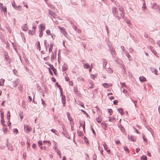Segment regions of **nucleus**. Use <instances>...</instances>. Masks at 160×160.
<instances>
[{
    "mask_svg": "<svg viewBox=\"0 0 160 160\" xmlns=\"http://www.w3.org/2000/svg\"><path fill=\"white\" fill-rule=\"evenodd\" d=\"M114 16L118 19H119L121 17H122L124 16V13H122V12H120L119 11H118V12Z\"/></svg>",
    "mask_w": 160,
    "mask_h": 160,
    "instance_id": "f257e3e1",
    "label": "nucleus"
},
{
    "mask_svg": "<svg viewBox=\"0 0 160 160\" xmlns=\"http://www.w3.org/2000/svg\"><path fill=\"white\" fill-rule=\"evenodd\" d=\"M62 128L63 130L62 133L63 135L67 138H69V137H68V135L67 134V132L66 131V129L63 125L62 127Z\"/></svg>",
    "mask_w": 160,
    "mask_h": 160,
    "instance_id": "f03ea898",
    "label": "nucleus"
},
{
    "mask_svg": "<svg viewBox=\"0 0 160 160\" xmlns=\"http://www.w3.org/2000/svg\"><path fill=\"white\" fill-rule=\"evenodd\" d=\"M12 5L13 7L16 10H21L22 7L21 6H17L16 5V4L14 2H12Z\"/></svg>",
    "mask_w": 160,
    "mask_h": 160,
    "instance_id": "7ed1b4c3",
    "label": "nucleus"
},
{
    "mask_svg": "<svg viewBox=\"0 0 160 160\" xmlns=\"http://www.w3.org/2000/svg\"><path fill=\"white\" fill-rule=\"evenodd\" d=\"M58 27L59 29L61 32L63 33L64 35L65 36H66V35H67V33L64 28L63 27L62 28L59 26H58Z\"/></svg>",
    "mask_w": 160,
    "mask_h": 160,
    "instance_id": "20e7f679",
    "label": "nucleus"
},
{
    "mask_svg": "<svg viewBox=\"0 0 160 160\" xmlns=\"http://www.w3.org/2000/svg\"><path fill=\"white\" fill-rule=\"evenodd\" d=\"M24 129L25 132L28 133L30 131L32 128L28 125H24Z\"/></svg>",
    "mask_w": 160,
    "mask_h": 160,
    "instance_id": "39448f33",
    "label": "nucleus"
},
{
    "mask_svg": "<svg viewBox=\"0 0 160 160\" xmlns=\"http://www.w3.org/2000/svg\"><path fill=\"white\" fill-rule=\"evenodd\" d=\"M110 51L111 52V54L114 57V56L116 55V52H115L114 48L112 47H111L110 48Z\"/></svg>",
    "mask_w": 160,
    "mask_h": 160,
    "instance_id": "423d86ee",
    "label": "nucleus"
},
{
    "mask_svg": "<svg viewBox=\"0 0 160 160\" xmlns=\"http://www.w3.org/2000/svg\"><path fill=\"white\" fill-rule=\"evenodd\" d=\"M61 96L62 97V102L63 104V106H65V101H66L65 96L64 95H63L62 94V95H61Z\"/></svg>",
    "mask_w": 160,
    "mask_h": 160,
    "instance_id": "0eeeda50",
    "label": "nucleus"
},
{
    "mask_svg": "<svg viewBox=\"0 0 160 160\" xmlns=\"http://www.w3.org/2000/svg\"><path fill=\"white\" fill-rule=\"evenodd\" d=\"M49 14L51 16L53 17L54 18H56L57 15L53 11L49 10Z\"/></svg>",
    "mask_w": 160,
    "mask_h": 160,
    "instance_id": "6e6552de",
    "label": "nucleus"
},
{
    "mask_svg": "<svg viewBox=\"0 0 160 160\" xmlns=\"http://www.w3.org/2000/svg\"><path fill=\"white\" fill-rule=\"evenodd\" d=\"M112 13L113 15H114L116 13L118 12V11H117V9L115 7H112Z\"/></svg>",
    "mask_w": 160,
    "mask_h": 160,
    "instance_id": "1a4fd4ad",
    "label": "nucleus"
},
{
    "mask_svg": "<svg viewBox=\"0 0 160 160\" xmlns=\"http://www.w3.org/2000/svg\"><path fill=\"white\" fill-rule=\"evenodd\" d=\"M128 139H131V141L133 142H135L136 140V138L134 136H132L128 135Z\"/></svg>",
    "mask_w": 160,
    "mask_h": 160,
    "instance_id": "9d476101",
    "label": "nucleus"
},
{
    "mask_svg": "<svg viewBox=\"0 0 160 160\" xmlns=\"http://www.w3.org/2000/svg\"><path fill=\"white\" fill-rule=\"evenodd\" d=\"M102 61L103 62V68H105L106 66L107 63V61L104 59H102Z\"/></svg>",
    "mask_w": 160,
    "mask_h": 160,
    "instance_id": "9b49d317",
    "label": "nucleus"
},
{
    "mask_svg": "<svg viewBox=\"0 0 160 160\" xmlns=\"http://www.w3.org/2000/svg\"><path fill=\"white\" fill-rule=\"evenodd\" d=\"M62 69L63 71H66L68 69L67 65L65 63H64L62 67Z\"/></svg>",
    "mask_w": 160,
    "mask_h": 160,
    "instance_id": "f8f14e48",
    "label": "nucleus"
},
{
    "mask_svg": "<svg viewBox=\"0 0 160 160\" xmlns=\"http://www.w3.org/2000/svg\"><path fill=\"white\" fill-rule=\"evenodd\" d=\"M140 81L142 82H144L146 81V78L143 76L140 77L139 78Z\"/></svg>",
    "mask_w": 160,
    "mask_h": 160,
    "instance_id": "ddd939ff",
    "label": "nucleus"
},
{
    "mask_svg": "<svg viewBox=\"0 0 160 160\" xmlns=\"http://www.w3.org/2000/svg\"><path fill=\"white\" fill-rule=\"evenodd\" d=\"M119 127L120 128L122 132L123 133L125 134V131L124 128L122 127V125L121 124L119 126Z\"/></svg>",
    "mask_w": 160,
    "mask_h": 160,
    "instance_id": "4468645a",
    "label": "nucleus"
},
{
    "mask_svg": "<svg viewBox=\"0 0 160 160\" xmlns=\"http://www.w3.org/2000/svg\"><path fill=\"white\" fill-rule=\"evenodd\" d=\"M22 29L24 31H26L27 29V25L26 24H24L22 27Z\"/></svg>",
    "mask_w": 160,
    "mask_h": 160,
    "instance_id": "2eb2a0df",
    "label": "nucleus"
},
{
    "mask_svg": "<svg viewBox=\"0 0 160 160\" xmlns=\"http://www.w3.org/2000/svg\"><path fill=\"white\" fill-rule=\"evenodd\" d=\"M18 83V81H15L13 82L12 86L13 87H16L17 86Z\"/></svg>",
    "mask_w": 160,
    "mask_h": 160,
    "instance_id": "dca6fc26",
    "label": "nucleus"
},
{
    "mask_svg": "<svg viewBox=\"0 0 160 160\" xmlns=\"http://www.w3.org/2000/svg\"><path fill=\"white\" fill-rule=\"evenodd\" d=\"M45 28V26L44 25H42V24H40V30H42V31H43L44 30V29Z\"/></svg>",
    "mask_w": 160,
    "mask_h": 160,
    "instance_id": "f3484780",
    "label": "nucleus"
},
{
    "mask_svg": "<svg viewBox=\"0 0 160 160\" xmlns=\"http://www.w3.org/2000/svg\"><path fill=\"white\" fill-rule=\"evenodd\" d=\"M7 147L9 150H10L11 151L13 150V148L12 146L10 144H8Z\"/></svg>",
    "mask_w": 160,
    "mask_h": 160,
    "instance_id": "a211bd4d",
    "label": "nucleus"
},
{
    "mask_svg": "<svg viewBox=\"0 0 160 160\" xmlns=\"http://www.w3.org/2000/svg\"><path fill=\"white\" fill-rule=\"evenodd\" d=\"M4 55L5 57V58L6 60L9 58V57L8 55V53L6 52H4Z\"/></svg>",
    "mask_w": 160,
    "mask_h": 160,
    "instance_id": "6ab92c4d",
    "label": "nucleus"
},
{
    "mask_svg": "<svg viewBox=\"0 0 160 160\" xmlns=\"http://www.w3.org/2000/svg\"><path fill=\"white\" fill-rule=\"evenodd\" d=\"M151 71L154 73V74H155L156 75H158V74L157 73V70L155 68H153L151 69Z\"/></svg>",
    "mask_w": 160,
    "mask_h": 160,
    "instance_id": "aec40b11",
    "label": "nucleus"
},
{
    "mask_svg": "<svg viewBox=\"0 0 160 160\" xmlns=\"http://www.w3.org/2000/svg\"><path fill=\"white\" fill-rule=\"evenodd\" d=\"M96 120L99 123H100L102 121V118L100 117L97 118Z\"/></svg>",
    "mask_w": 160,
    "mask_h": 160,
    "instance_id": "412c9836",
    "label": "nucleus"
},
{
    "mask_svg": "<svg viewBox=\"0 0 160 160\" xmlns=\"http://www.w3.org/2000/svg\"><path fill=\"white\" fill-rule=\"evenodd\" d=\"M118 9L119 10V12H122V13H124V12L123 10V8H122V6L120 7V6H119L118 8Z\"/></svg>",
    "mask_w": 160,
    "mask_h": 160,
    "instance_id": "4be33fe9",
    "label": "nucleus"
},
{
    "mask_svg": "<svg viewBox=\"0 0 160 160\" xmlns=\"http://www.w3.org/2000/svg\"><path fill=\"white\" fill-rule=\"evenodd\" d=\"M102 86L105 88H108L110 86L108 85L107 83H104L102 84Z\"/></svg>",
    "mask_w": 160,
    "mask_h": 160,
    "instance_id": "5701e85b",
    "label": "nucleus"
},
{
    "mask_svg": "<svg viewBox=\"0 0 160 160\" xmlns=\"http://www.w3.org/2000/svg\"><path fill=\"white\" fill-rule=\"evenodd\" d=\"M102 145L104 147V149L106 150H107V149H108V147L105 142H103Z\"/></svg>",
    "mask_w": 160,
    "mask_h": 160,
    "instance_id": "b1692460",
    "label": "nucleus"
},
{
    "mask_svg": "<svg viewBox=\"0 0 160 160\" xmlns=\"http://www.w3.org/2000/svg\"><path fill=\"white\" fill-rule=\"evenodd\" d=\"M77 132L78 135L79 136L81 137L83 135V132L81 131H80L78 130Z\"/></svg>",
    "mask_w": 160,
    "mask_h": 160,
    "instance_id": "393cba45",
    "label": "nucleus"
},
{
    "mask_svg": "<svg viewBox=\"0 0 160 160\" xmlns=\"http://www.w3.org/2000/svg\"><path fill=\"white\" fill-rule=\"evenodd\" d=\"M3 131L4 133L6 132L7 131V125H3Z\"/></svg>",
    "mask_w": 160,
    "mask_h": 160,
    "instance_id": "a878e982",
    "label": "nucleus"
},
{
    "mask_svg": "<svg viewBox=\"0 0 160 160\" xmlns=\"http://www.w3.org/2000/svg\"><path fill=\"white\" fill-rule=\"evenodd\" d=\"M105 68L106 69H107V71L109 73H111L112 72V70L111 68L109 67L107 69L106 68Z\"/></svg>",
    "mask_w": 160,
    "mask_h": 160,
    "instance_id": "bb28decb",
    "label": "nucleus"
},
{
    "mask_svg": "<svg viewBox=\"0 0 160 160\" xmlns=\"http://www.w3.org/2000/svg\"><path fill=\"white\" fill-rule=\"evenodd\" d=\"M37 43L38 44L37 46V48L38 49L39 51H40L41 50V47L40 42L39 41H38Z\"/></svg>",
    "mask_w": 160,
    "mask_h": 160,
    "instance_id": "cd10ccee",
    "label": "nucleus"
},
{
    "mask_svg": "<svg viewBox=\"0 0 160 160\" xmlns=\"http://www.w3.org/2000/svg\"><path fill=\"white\" fill-rule=\"evenodd\" d=\"M118 111L121 113V115H123L124 112H123V110L121 108H118Z\"/></svg>",
    "mask_w": 160,
    "mask_h": 160,
    "instance_id": "c85d7f7f",
    "label": "nucleus"
},
{
    "mask_svg": "<svg viewBox=\"0 0 160 160\" xmlns=\"http://www.w3.org/2000/svg\"><path fill=\"white\" fill-rule=\"evenodd\" d=\"M10 113L9 111H8L7 114V118L8 120H10Z\"/></svg>",
    "mask_w": 160,
    "mask_h": 160,
    "instance_id": "c756f323",
    "label": "nucleus"
},
{
    "mask_svg": "<svg viewBox=\"0 0 160 160\" xmlns=\"http://www.w3.org/2000/svg\"><path fill=\"white\" fill-rule=\"evenodd\" d=\"M101 126H102V127L104 129H106V128L107 127V126H106V124L104 123V122H102V123H101Z\"/></svg>",
    "mask_w": 160,
    "mask_h": 160,
    "instance_id": "7c9ffc66",
    "label": "nucleus"
},
{
    "mask_svg": "<svg viewBox=\"0 0 160 160\" xmlns=\"http://www.w3.org/2000/svg\"><path fill=\"white\" fill-rule=\"evenodd\" d=\"M22 113H23V112L22 111H20L19 112V116L20 117V118L21 119V120L22 119V118H23Z\"/></svg>",
    "mask_w": 160,
    "mask_h": 160,
    "instance_id": "2f4dec72",
    "label": "nucleus"
},
{
    "mask_svg": "<svg viewBox=\"0 0 160 160\" xmlns=\"http://www.w3.org/2000/svg\"><path fill=\"white\" fill-rule=\"evenodd\" d=\"M67 115L68 117V118L69 120L70 121L71 123H72V122H71V121H72V118L70 117V115L69 113H68V112H67Z\"/></svg>",
    "mask_w": 160,
    "mask_h": 160,
    "instance_id": "473e14b6",
    "label": "nucleus"
},
{
    "mask_svg": "<svg viewBox=\"0 0 160 160\" xmlns=\"http://www.w3.org/2000/svg\"><path fill=\"white\" fill-rule=\"evenodd\" d=\"M55 151L56 152H57L58 154L59 155L60 157L61 158V153H60V151L59 150L58 148H56V149H55Z\"/></svg>",
    "mask_w": 160,
    "mask_h": 160,
    "instance_id": "72a5a7b5",
    "label": "nucleus"
},
{
    "mask_svg": "<svg viewBox=\"0 0 160 160\" xmlns=\"http://www.w3.org/2000/svg\"><path fill=\"white\" fill-rule=\"evenodd\" d=\"M50 68V69H51L52 70H54L55 69L54 67H53V65H51L50 63H49L48 65Z\"/></svg>",
    "mask_w": 160,
    "mask_h": 160,
    "instance_id": "f704fd0d",
    "label": "nucleus"
},
{
    "mask_svg": "<svg viewBox=\"0 0 160 160\" xmlns=\"http://www.w3.org/2000/svg\"><path fill=\"white\" fill-rule=\"evenodd\" d=\"M84 68L86 69L89 68H90V66L88 63H86L84 64Z\"/></svg>",
    "mask_w": 160,
    "mask_h": 160,
    "instance_id": "c9c22d12",
    "label": "nucleus"
},
{
    "mask_svg": "<svg viewBox=\"0 0 160 160\" xmlns=\"http://www.w3.org/2000/svg\"><path fill=\"white\" fill-rule=\"evenodd\" d=\"M4 82V80L2 79H1L0 80V86H3Z\"/></svg>",
    "mask_w": 160,
    "mask_h": 160,
    "instance_id": "e433bc0d",
    "label": "nucleus"
},
{
    "mask_svg": "<svg viewBox=\"0 0 160 160\" xmlns=\"http://www.w3.org/2000/svg\"><path fill=\"white\" fill-rule=\"evenodd\" d=\"M144 2L143 3V6H142V9L144 10H145L146 9V4L145 3V1L144 0H142Z\"/></svg>",
    "mask_w": 160,
    "mask_h": 160,
    "instance_id": "4c0bfd02",
    "label": "nucleus"
},
{
    "mask_svg": "<svg viewBox=\"0 0 160 160\" xmlns=\"http://www.w3.org/2000/svg\"><path fill=\"white\" fill-rule=\"evenodd\" d=\"M52 48H53V44H51L50 45V47L49 48V53H50L51 52H52Z\"/></svg>",
    "mask_w": 160,
    "mask_h": 160,
    "instance_id": "58836bf2",
    "label": "nucleus"
},
{
    "mask_svg": "<svg viewBox=\"0 0 160 160\" xmlns=\"http://www.w3.org/2000/svg\"><path fill=\"white\" fill-rule=\"evenodd\" d=\"M147 157L146 156H142L141 157V160H147Z\"/></svg>",
    "mask_w": 160,
    "mask_h": 160,
    "instance_id": "ea45409f",
    "label": "nucleus"
},
{
    "mask_svg": "<svg viewBox=\"0 0 160 160\" xmlns=\"http://www.w3.org/2000/svg\"><path fill=\"white\" fill-rule=\"evenodd\" d=\"M58 87L59 88V89L60 90L61 94L62 95V88L61 86L59 85H58Z\"/></svg>",
    "mask_w": 160,
    "mask_h": 160,
    "instance_id": "a19ab883",
    "label": "nucleus"
},
{
    "mask_svg": "<svg viewBox=\"0 0 160 160\" xmlns=\"http://www.w3.org/2000/svg\"><path fill=\"white\" fill-rule=\"evenodd\" d=\"M121 84L122 87H125L126 88H127V86L125 84L124 82H121Z\"/></svg>",
    "mask_w": 160,
    "mask_h": 160,
    "instance_id": "79ce46f5",
    "label": "nucleus"
},
{
    "mask_svg": "<svg viewBox=\"0 0 160 160\" xmlns=\"http://www.w3.org/2000/svg\"><path fill=\"white\" fill-rule=\"evenodd\" d=\"M108 110L109 113L110 115H111L113 112L112 110L111 109H108Z\"/></svg>",
    "mask_w": 160,
    "mask_h": 160,
    "instance_id": "37998d69",
    "label": "nucleus"
},
{
    "mask_svg": "<svg viewBox=\"0 0 160 160\" xmlns=\"http://www.w3.org/2000/svg\"><path fill=\"white\" fill-rule=\"evenodd\" d=\"M51 131L54 133L56 135H57V133H58V132H57V131L55 129H52L51 130Z\"/></svg>",
    "mask_w": 160,
    "mask_h": 160,
    "instance_id": "c03bdc74",
    "label": "nucleus"
},
{
    "mask_svg": "<svg viewBox=\"0 0 160 160\" xmlns=\"http://www.w3.org/2000/svg\"><path fill=\"white\" fill-rule=\"evenodd\" d=\"M142 138H143L144 141L146 142V143H147V139L146 138L145 136L144 135H143Z\"/></svg>",
    "mask_w": 160,
    "mask_h": 160,
    "instance_id": "a18cd8bd",
    "label": "nucleus"
},
{
    "mask_svg": "<svg viewBox=\"0 0 160 160\" xmlns=\"http://www.w3.org/2000/svg\"><path fill=\"white\" fill-rule=\"evenodd\" d=\"M109 120L110 122H114L115 121V119L114 118H109Z\"/></svg>",
    "mask_w": 160,
    "mask_h": 160,
    "instance_id": "49530a36",
    "label": "nucleus"
},
{
    "mask_svg": "<svg viewBox=\"0 0 160 160\" xmlns=\"http://www.w3.org/2000/svg\"><path fill=\"white\" fill-rule=\"evenodd\" d=\"M42 31H42V30H41L40 31V33L39 36L40 37V38L42 37L43 35V33Z\"/></svg>",
    "mask_w": 160,
    "mask_h": 160,
    "instance_id": "de8ad7c7",
    "label": "nucleus"
},
{
    "mask_svg": "<svg viewBox=\"0 0 160 160\" xmlns=\"http://www.w3.org/2000/svg\"><path fill=\"white\" fill-rule=\"evenodd\" d=\"M78 81H84V79L82 77H79L78 78Z\"/></svg>",
    "mask_w": 160,
    "mask_h": 160,
    "instance_id": "09e8293b",
    "label": "nucleus"
},
{
    "mask_svg": "<svg viewBox=\"0 0 160 160\" xmlns=\"http://www.w3.org/2000/svg\"><path fill=\"white\" fill-rule=\"evenodd\" d=\"M35 31H29V33L31 34L32 35H33L35 33Z\"/></svg>",
    "mask_w": 160,
    "mask_h": 160,
    "instance_id": "8fccbe9b",
    "label": "nucleus"
},
{
    "mask_svg": "<svg viewBox=\"0 0 160 160\" xmlns=\"http://www.w3.org/2000/svg\"><path fill=\"white\" fill-rule=\"evenodd\" d=\"M46 42H47V41L46 40H44V46L45 47V50H46V51H47V46H46Z\"/></svg>",
    "mask_w": 160,
    "mask_h": 160,
    "instance_id": "3c124183",
    "label": "nucleus"
},
{
    "mask_svg": "<svg viewBox=\"0 0 160 160\" xmlns=\"http://www.w3.org/2000/svg\"><path fill=\"white\" fill-rule=\"evenodd\" d=\"M41 101H42V104L43 105L44 107L46 106V104L45 102L42 99H41Z\"/></svg>",
    "mask_w": 160,
    "mask_h": 160,
    "instance_id": "603ef678",
    "label": "nucleus"
},
{
    "mask_svg": "<svg viewBox=\"0 0 160 160\" xmlns=\"http://www.w3.org/2000/svg\"><path fill=\"white\" fill-rule=\"evenodd\" d=\"M46 33L48 35H51L50 31L49 29L47 30Z\"/></svg>",
    "mask_w": 160,
    "mask_h": 160,
    "instance_id": "864d4df0",
    "label": "nucleus"
},
{
    "mask_svg": "<svg viewBox=\"0 0 160 160\" xmlns=\"http://www.w3.org/2000/svg\"><path fill=\"white\" fill-rule=\"evenodd\" d=\"M124 148L125 151L126 152H129V150L127 147H124Z\"/></svg>",
    "mask_w": 160,
    "mask_h": 160,
    "instance_id": "5fc2aeb1",
    "label": "nucleus"
},
{
    "mask_svg": "<svg viewBox=\"0 0 160 160\" xmlns=\"http://www.w3.org/2000/svg\"><path fill=\"white\" fill-rule=\"evenodd\" d=\"M13 131L14 132H16V133L17 134L18 132V130L16 128H14L13 130Z\"/></svg>",
    "mask_w": 160,
    "mask_h": 160,
    "instance_id": "6e6d98bb",
    "label": "nucleus"
},
{
    "mask_svg": "<svg viewBox=\"0 0 160 160\" xmlns=\"http://www.w3.org/2000/svg\"><path fill=\"white\" fill-rule=\"evenodd\" d=\"M126 22L128 24H131V23L130 22V21L128 19L126 20Z\"/></svg>",
    "mask_w": 160,
    "mask_h": 160,
    "instance_id": "4d7b16f0",
    "label": "nucleus"
},
{
    "mask_svg": "<svg viewBox=\"0 0 160 160\" xmlns=\"http://www.w3.org/2000/svg\"><path fill=\"white\" fill-rule=\"evenodd\" d=\"M1 123L2 124L3 126V125H4V119L3 118V119H1Z\"/></svg>",
    "mask_w": 160,
    "mask_h": 160,
    "instance_id": "13d9d810",
    "label": "nucleus"
},
{
    "mask_svg": "<svg viewBox=\"0 0 160 160\" xmlns=\"http://www.w3.org/2000/svg\"><path fill=\"white\" fill-rule=\"evenodd\" d=\"M18 88L20 91L22 90V87L21 85H19L18 86Z\"/></svg>",
    "mask_w": 160,
    "mask_h": 160,
    "instance_id": "bf43d9fd",
    "label": "nucleus"
},
{
    "mask_svg": "<svg viewBox=\"0 0 160 160\" xmlns=\"http://www.w3.org/2000/svg\"><path fill=\"white\" fill-rule=\"evenodd\" d=\"M7 62H8V63L9 64L11 63V60L9 58L8 59H7L6 60Z\"/></svg>",
    "mask_w": 160,
    "mask_h": 160,
    "instance_id": "052dcab7",
    "label": "nucleus"
},
{
    "mask_svg": "<svg viewBox=\"0 0 160 160\" xmlns=\"http://www.w3.org/2000/svg\"><path fill=\"white\" fill-rule=\"evenodd\" d=\"M38 144L39 145V147L41 146L42 145V142L41 141H39L38 142Z\"/></svg>",
    "mask_w": 160,
    "mask_h": 160,
    "instance_id": "680f3d73",
    "label": "nucleus"
},
{
    "mask_svg": "<svg viewBox=\"0 0 160 160\" xmlns=\"http://www.w3.org/2000/svg\"><path fill=\"white\" fill-rule=\"evenodd\" d=\"M1 119L3 118V117H4V112H2L1 113Z\"/></svg>",
    "mask_w": 160,
    "mask_h": 160,
    "instance_id": "e2e57ef3",
    "label": "nucleus"
},
{
    "mask_svg": "<svg viewBox=\"0 0 160 160\" xmlns=\"http://www.w3.org/2000/svg\"><path fill=\"white\" fill-rule=\"evenodd\" d=\"M123 52L126 55L129 53L126 50H125L123 51Z\"/></svg>",
    "mask_w": 160,
    "mask_h": 160,
    "instance_id": "0e129e2a",
    "label": "nucleus"
},
{
    "mask_svg": "<svg viewBox=\"0 0 160 160\" xmlns=\"http://www.w3.org/2000/svg\"><path fill=\"white\" fill-rule=\"evenodd\" d=\"M54 58V54H52V55L51 56V60L52 61L53 60Z\"/></svg>",
    "mask_w": 160,
    "mask_h": 160,
    "instance_id": "69168bd1",
    "label": "nucleus"
},
{
    "mask_svg": "<svg viewBox=\"0 0 160 160\" xmlns=\"http://www.w3.org/2000/svg\"><path fill=\"white\" fill-rule=\"evenodd\" d=\"M93 160H96V155L95 154H94L93 156Z\"/></svg>",
    "mask_w": 160,
    "mask_h": 160,
    "instance_id": "338daca9",
    "label": "nucleus"
},
{
    "mask_svg": "<svg viewBox=\"0 0 160 160\" xmlns=\"http://www.w3.org/2000/svg\"><path fill=\"white\" fill-rule=\"evenodd\" d=\"M129 51L130 53L132 52L133 51V50L132 48H130L129 49Z\"/></svg>",
    "mask_w": 160,
    "mask_h": 160,
    "instance_id": "774afa93",
    "label": "nucleus"
}]
</instances>
